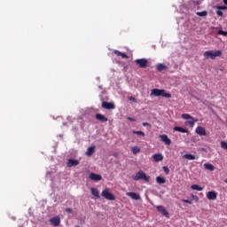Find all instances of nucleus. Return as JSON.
Segmentation results:
<instances>
[{
  "instance_id": "e433bc0d",
  "label": "nucleus",
  "mask_w": 227,
  "mask_h": 227,
  "mask_svg": "<svg viewBox=\"0 0 227 227\" xmlns=\"http://www.w3.org/2000/svg\"><path fill=\"white\" fill-rule=\"evenodd\" d=\"M183 203H188V205H192V201L189 200H183Z\"/></svg>"
},
{
  "instance_id": "dca6fc26",
  "label": "nucleus",
  "mask_w": 227,
  "mask_h": 227,
  "mask_svg": "<svg viewBox=\"0 0 227 227\" xmlns=\"http://www.w3.org/2000/svg\"><path fill=\"white\" fill-rule=\"evenodd\" d=\"M154 162H160V160H164V156L160 153H156L153 156Z\"/></svg>"
},
{
  "instance_id": "a19ab883",
  "label": "nucleus",
  "mask_w": 227,
  "mask_h": 227,
  "mask_svg": "<svg viewBox=\"0 0 227 227\" xmlns=\"http://www.w3.org/2000/svg\"><path fill=\"white\" fill-rule=\"evenodd\" d=\"M129 121H136V119L132 118V117H128Z\"/></svg>"
},
{
  "instance_id": "a211bd4d",
  "label": "nucleus",
  "mask_w": 227,
  "mask_h": 227,
  "mask_svg": "<svg viewBox=\"0 0 227 227\" xmlns=\"http://www.w3.org/2000/svg\"><path fill=\"white\" fill-rule=\"evenodd\" d=\"M192 121H185V125H189V127H194V124L198 121V119L196 118H192V119H190Z\"/></svg>"
},
{
  "instance_id": "bb28decb",
  "label": "nucleus",
  "mask_w": 227,
  "mask_h": 227,
  "mask_svg": "<svg viewBox=\"0 0 227 227\" xmlns=\"http://www.w3.org/2000/svg\"><path fill=\"white\" fill-rule=\"evenodd\" d=\"M181 116L184 120H192L194 118L189 114H183Z\"/></svg>"
},
{
  "instance_id": "6e6552de",
  "label": "nucleus",
  "mask_w": 227,
  "mask_h": 227,
  "mask_svg": "<svg viewBox=\"0 0 227 227\" xmlns=\"http://www.w3.org/2000/svg\"><path fill=\"white\" fill-rule=\"evenodd\" d=\"M103 109H116V106H114V103H109L106 101H104L102 103Z\"/></svg>"
},
{
  "instance_id": "f704fd0d",
  "label": "nucleus",
  "mask_w": 227,
  "mask_h": 227,
  "mask_svg": "<svg viewBox=\"0 0 227 227\" xmlns=\"http://www.w3.org/2000/svg\"><path fill=\"white\" fill-rule=\"evenodd\" d=\"M114 54H115V56H121V52L118 50H114Z\"/></svg>"
},
{
  "instance_id": "ddd939ff",
  "label": "nucleus",
  "mask_w": 227,
  "mask_h": 227,
  "mask_svg": "<svg viewBox=\"0 0 227 227\" xmlns=\"http://www.w3.org/2000/svg\"><path fill=\"white\" fill-rule=\"evenodd\" d=\"M207 200H217V192H208L207 193Z\"/></svg>"
},
{
  "instance_id": "2f4dec72",
  "label": "nucleus",
  "mask_w": 227,
  "mask_h": 227,
  "mask_svg": "<svg viewBox=\"0 0 227 227\" xmlns=\"http://www.w3.org/2000/svg\"><path fill=\"white\" fill-rule=\"evenodd\" d=\"M217 10H227V6L226 5H218L216 6Z\"/></svg>"
},
{
  "instance_id": "9d476101",
  "label": "nucleus",
  "mask_w": 227,
  "mask_h": 227,
  "mask_svg": "<svg viewBox=\"0 0 227 227\" xmlns=\"http://www.w3.org/2000/svg\"><path fill=\"white\" fill-rule=\"evenodd\" d=\"M75 166H79V160L69 159L67 161V168H75Z\"/></svg>"
},
{
  "instance_id": "6ab92c4d",
  "label": "nucleus",
  "mask_w": 227,
  "mask_h": 227,
  "mask_svg": "<svg viewBox=\"0 0 227 227\" xmlns=\"http://www.w3.org/2000/svg\"><path fill=\"white\" fill-rule=\"evenodd\" d=\"M166 68H168V67H166V65H164V64H158L156 66V70L158 72H164V70H166Z\"/></svg>"
},
{
  "instance_id": "4468645a",
  "label": "nucleus",
  "mask_w": 227,
  "mask_h": 227,
  "mask_svg": "<svg viewBox=\"0 0 227 227\" xmlns=\"http://www.w3.org/2000/svg\"><path fill=\"white\" fill-rule=\"evenodd\" d=\"M160 137L161 141L165 143V145H171V139L168 137V135H160Z\"/></svg>"
},
{
  "instance_id": "b1692460",
  "label": "nucleus",
  "mask_w": 227,
  "mask_h": 227,
  "mask_svg": "<svg viewBox=\"0 0 227 227\" xmlns=\"http://www.w3.org/2000/svg\"><path fill=\"white\" fill-rule=\"evenodd\" d=\"M191 189H192V191H203V187H201V186H200V185H198V184H192V185L191 186Z\"/></svg>"
},
{
  "instance_id": "cd10ccee",
  "label": "nucleus",
  "mask_w": 227,
  "mask_h": 227,
  "mask_svg": "<svg viewBox=\"0 0 227 227\" xmlns=\"http://www.w3.org/2000/svg\"><path fill=\"white\" fill-rule=\"evenodd\" d=\"M133 134H137V136H142V137H145V134L143 131H133Z\"/></svg>"
},
{
  "instance_id": "9b49d317",
  "label": "nucleus",
  "mask_w": 227,
  "mask_h": 227,
  "mask_svg": "<svg viewBox=\"0 0 227 227\" xmlns=\"http://www.w3.org/2000/svg\"><path fill=\"white\" fill-rule=\"evenodd\" d=\"M156 210H158L160 214H162V215H165V217H168V215H169V213H168V210H166V207H164V206H158L156 207Z\"/></svg>"
},
{
  "instance_id": "7ed1b4c3",
  "label": "nucleus",
  "mask_w": 227,
  "mask_h": 227,
  "mask_svg": "<svg viewBox=\"0 0 227 227\" xmlns=\"http://www.w3.org/2000/svg\"><path fill=\"white\" fill-rule=\"evenodd\" d=\"M101 196L102 198H105V200H108V201H114L116 200L114 194L111 193L108 188L102 191Z\"/></svg>"
},
{
  "instance_id": "c756f323",
  "label": "nucleus",
  "mask_w": 227,
  "mask_h": 227,
  "mask_svg": "<svg viewBox=\"0 0 227 227\" xmlns=\"http://www.w3.org/2000/svg\"><path fill=\"white\" fill-rule=\"evenodd\" d=\"M132 152L133 153H139V152H141V149H139L138 147H133L132 148Z\"/></svg>"
},
{
  "instance_id": "393cba45",
  "label": "nucleus",
  "mask_w": 227,
  "mask_h": 227,
  "mask_svg": "<svg viewBox=\"0 0 227 227\" xmlns=\"http://www.w3.org/2000/svg\"><path fill=\"white\" fill-rule=\"evenodd\" d=\"M157 184H166V178L162 176H157L156 177Z\"/></svg>"
},
{
  "instance_id": "5701e85b",
  "label": "nucleus",
  "mask_w": 227,
  "mask_h": 227,
  "mask_svg": "<svg viewBox=\"0 0 227 227\" xmlns=\"http://www.w3.org/2000/svg\"><path fill=\"white\" fill-rule=\"evenodd\" d=\"M184 159H187V160H195L196 156L194 154H184Z\"/></svg>"
},
{
  "instance_id": "c85d7f7f",
  "label": "nucleus",
  "mask_w": 227,
  "mask_h": 227,
  "mask_svg": "<svg viewBox=\"0 0 227 227\" xmlns=\"http://www.w3.org/2000/svg\"><path fill=\"white\" fill-rule=\"evenodd\" d=\"M221 147H222L223 150H227V142L222 141V142H221Z\"/></svg>"
},
{
  "instance_id": "f3484780",
  "label": "nucleus",
  "mask_w": 227,
  "mask_h": 227,
  "mask_svg": "<svg viewBox=\"0 0 227 227\" xmlns=\"http://www.w3.org/2000/svg\"><path fill=\"white\" fill-rule=\"evenodd\" d=\"M92 196H95V198H100V192L97 188H90Z\"/></svg>"
},
{
  "instance_id": "37998d69",
  "label": "nucleus",
  "mask_w": 227,
  "mask_h": 227,
  "mask_svg": "<svg viewBox=\"0 0 227 227\" xmlns=\"http://www.w3.org/2000/svg\"><path fill=\"white\" fill-rule=\"evenodd\" d=\"M224 4L227 5V0H223Z\"/></svg>"
},
{
  "instance_id": "2eb2a0df",
  "label": "nucleus",
  "mask_w": 227,
  "mask_h": 227,
  "mask_svg": "<svg viewBox=\"0 0 227 227\" xmlns=\"http://www.w3.org/2000/svg\"><path fill=\"white\" fill-rule=\"evenodd\" d=\"M96 120H98V121H102L103 123H106V121H108V119L106 116H104V114H97Z\"/></svg>"
},
{
  "instance_id": "f257e3e1",
  "label": "nucleus",
  "mask_w": 227,
  "mask_h": 227,
  "mask_svg": "<svg viewBox=\"0 0 227 227\" xmlns=\"http://www.w3.org/2000/svg\"><path fill=\"white\" fill-rule=\"evenodd\" d=\"M223 56V51H207L204 52V57H206L207 59H215L216 58H221Z\"/></svg>"
},
{
  "instance_id": "ea45409f",
  "label": "nucleus",
  "mask_w": 227,
  "mask_h": 227,
  "mask_svg": "<svg viewBox=\"0 0 227 227\" xmlns=\"http://www.w3.org/2000/svg\"><path fill=\"white\" fill-rule=\"evenodd\" d=\"M144 127H152V125L148 122H143Z\"/></svg>"
},
{
  "instance_id": "4c0bfd02",
  "label": "nucleus",
  "mask_w": 227,
  "mask_h": 227,
  "mask_svg": "<svg viewBox=\"0 0 227 227\" xmlns=\"http://www.w3.org/2000/svg\"><path fill=\"white\" fill-rule=\"evenodd\" d=\"M129 100H130L131 102H135V103L137 102V100L134 97H129Z\"/></svg>"
},
{
  "instance_id": "1a4fd4ad",
  "label": "nucleus",
  "mask_w": 227,
  "mask_h": 227,
  "mask_svg": "<svg viewBox=\"0 0 227 227\" xmlns=\"http://www.w3.org/2000/svg\"><path fill=\"white\" fill-rule=\"evenodd\" d=\"M195 132L199 136H207V130L205 129V128H203L201 126L197 127L195 129Z\"/></svg>"
},
{
  "instance_id": "c03bdc74",
  "label": "nucleus",
  "mask_w": 227,
  "mask_h": 227,
  "mask_svg": "<svg viewBox=\"0 0 227 227\" xmlns=\"http://www.w3.org/2000/svg\"><path fill=\"white\" fill-rule=\"evenodd\" d=\"M225 184H227V179L224 180Z\"/></svg>"
},
{
  "instance_id": "72a5a7b5",
  "label": "nucleus",
  "mask_w": 227,
  "mask_h": 227,
  "mask_svg": "<svg viewBox=\"0 0 227 227\" xmlns=\"http://www.w3.org/2000/svg\"><path fill=\"white\" fill-rule=\"evenodd\" d=\"M216 15H218V17H223V11H221V10H217L216 11Z\"/></svg>"
},
{
  "instance_id": "c9c22d12",
  "label": "nucleus",
  "mask_w": 227,
  "mask_h": 227,
  "mask_svg": "<svg viewBox=\"0 0 227 227\" xmlns=\"http://www.w3.org/2000/svg\"><path fill=\"white\" fill-rule=\"evenodd\" d=\"M121 57L123 59H129V56L125 53H121Z\"/></svg>"
},
{
  "instance_id": "0eeeda50",
  "label": "nucleus",
  "mask_w": 227,
  "mask_h": 227,
  "mask_svg": "<svg viewBox=\"0 0 227 227\" xmlns=\"http://www.w3.org/2000/svg\"><path fill=\"white\" fill-rule=\"evenodd\" d=\"M126 195H128L129 198H131V200H135L136 201L141 200V195H139L138 193H136L134 192H127Z\"/></svg>"
},
{
  "instance_id": "a878e982",
  "label": "nucleus",
  "mask_w": 227,
  "mask_h": 227,
  "mask_svg": "<svg viewBox=\"0 0 227 227\" xmlns=\"http://www.w3.org/2000/svg\"><path fill=\"white\" fill-rule=\"evenodd\" d=\"M196 15H198V17H207V15H208V12L207 11L198 12H196Z\"/></svg>"
},
{
  "instance_id": "412c9836",
  "label": "nucleus",
  "mask_w": 227,
  "mask_h": 227,
  "mask_svg": "<svg viewBox=\"0 0 227 227\" xmlns=\"http://www.w3.org/2000/svg\"><path fill=\"white\" fill-rule=\"evenodd\" d=\"M93 153H95V147L94 146L89 147L86 152V155H88V157H91Z\"/></svg>"
},
{
  "instance_id": "7c9ffc66",
  "label": "nucleus",
  "mask_w": 227,
  "mask_h": 227,
  "mask_svg": "<svg viewBox=\"0 0 227 227\" xmlns=\"http://www.w3.org/2000/svg\"><path fill=\"white\" fill-rule=\"evenodd\" d=\"M218 34L222 35L223 36H227V31L224 30H218Z\"/></svg>"
},
{
  "instance_id": "f03ea898",
  "label": "nucleus",
  "mask_w": 227,
  "mask_h": 227,
  "mask_svg": "<svg viewBox=\"0 0 227 227\" xmlns=\"http://www.w3.org/2000/svg\"><path fill=\"white\" fill-rule=\"evenodd\" d=\"M151 95H154V97H164L165 98H171V94L166 92L165 90L153 89L152 90Z\"/></svg>"
},
{
  "instance_id": "79ce46f5",
  "label": "nucleus",
  "mask_w": 227,
  "mask_h": 227,
  "mask_svg": "<svg viewBox=\"0 0 227 227\" xmlns=\"http://www.w3.org/2000/svg\"><path fill=\"white\" fill-rule=\"evenodd\" d=\"M192 198L193 200H199L198 196H196V195H192Z\"/></svg>"
},
{
  "instance_id": "58836bf2",
  "label": "nucleus",
  "mask_w": 227,
  "mask_h": 227,
  "mask_svg": "<svg viewBox=\"0 0 227 227\" xmlns=\"http://www.w3.org/2000/svg\"><path fill=\"white\" fill-rule=\"evenodd\" d=\"M65 212H67V214H72V208L67 207V208L65 209Z\"/></svg>"
},
{
  "instance_id": "4be33fe9",
  "label": "nucleus",
  "mask_w": 227,
  "mask_h": 227,
  "mask_svg": "<svg viewBox=\"0 0 227 227\" xmlns=\"http://www.w3.org/2000/svg\"><path fill=\"white\" fill-rule=\"evenodd\" d=\"M204 168H205V169H207L208 171H214V169H215V167H214V165H212L210 163H205Z\"/></svg>"
},
{
  "instance_id": "39448f33",
  "label": "nucleus",
  "mask_w": 227,
  "mask_h": 227,
  "mask_svg": "<svg viewBox=\"0 0 227 227\" xmlns=\"http://www.w3.org/2000/svg\"><path fill=\"white\" fill-rule=\"evenodd\" d=\"M135 63L140 68H146V67H148V59H137L135 60Z\"/></svg>"
},
{
  "instance_id": "f8f14e48",
  "label": "nucleus",
  "mask_w": 227,
  "mask_h": 227,
  "mask_svg": "<svg viewBox=\"0 0 227 227\" xmlns=\"http://www.w3.org/2000/svg\"><path fill=\"white\" fill-rule=\"evenodd\" d=\"M50 223L52 224V226H58L61 223V218L59 216L53 217L50 219Z\"/></svg>"
},
{
  "instance_id": "473e14b6",
  "label": "nucleus",
  "mask_w": 227,
  "mask_h": 227,
  "mask_svg": "<svg viewBox=\"0 0 227 227\" xmlns=\"http://www.w3.org/2000/svg\"><path fill=\"white\" fill-rule=\"evenodd\" d=\"M163 171L165 175H169V168L168 167H163Z\"/></svg>"
},
{
  "instance_id": "423d86ee",
  "label": "nucleus",
  "mask_w": 227,
  "mask_h": 227,
  "mask_svg": "<svg viewBox=\"0 0 227 227\" xmlns=\"http://www.w3.org/2000/svg\"><path fill=\"white\" fill-rule=\"evenodd\" d=\"M90 180H93V182H100L102 180V176L95 173H90L89 175Z\"/></svg>"
},
{
  "instance_id": "aec40b11",
  "label": "nucleus",
  "mask_w": 227,
  "mask_h": 227,
  "mask_svg": "<svg viewBox=\"0 0 227 227\" xmlns=\"http://www.w3.org/2000/svg\"><path fill=\"white\" fill-rule=\"evenodd\" d=\"M174 130H176V132H182L183 134H187L189 132L187 129L178 126H176Z\"/></svg>"
},
{
  "instance_id": "20e7f679",
  "label": "nucleus",
  "mask_w": 227,
  "mask_h": 227,
  "mask_svg": "<svg viewBox=\"0 0 227 227\" xmlns=\"http://www.w3.org/2000/svg\"><path fill=\"white\" fill-rule=\"evenodd\" d=\"M133 180H145V182H150V176H146L143 170H140L133 176Z\"/></svg>"
}]
</instances>
